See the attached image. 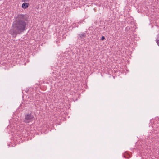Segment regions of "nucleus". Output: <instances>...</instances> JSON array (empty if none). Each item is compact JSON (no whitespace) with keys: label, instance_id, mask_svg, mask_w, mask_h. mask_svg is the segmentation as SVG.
I'll return each mask as SVG.
<instances>
[{"label":"nucleus","instance_id":"f257e3e1","mask_svg":"<svg viewBox=\"0 0 159 159\" xmlns=\"http://www.w3.org/2000/svg\"><path fill=\"white\" fill-rule=\"evenodd\" d=\"M15 20L10 30V33L15 37L17 34H22L27 29L28 18L26 14H18L14 17Z\"/></svg>","mask_w":159,"mask_h":159},{"label":"nucleus","instance_id":"f03ea898","mask_svg":"<svg viewBox=\"0 0 159 159\" xmlns=\"http://www.w3.org/2000/svg\"><path fill=\"white\" fill-rule=\"evenodd\" d=\"M25 118L24 122L26 123H28L34 120V115L31 113H28L25 115Z\"/></svg>","mask_w":159,"mask_h":159},{"label":"nucleus","instance_id":"7ed1b4c3","mask_svg":"<svg viewBox=\"0 0 159 159\" xmlns=\"http://www.w3.org/2000/svg\"><path fill=\"white\" fill-rule=\"evenodd\" d=\"M86 36V34L85 32H81L78 34V39L81 41H83L85 38Z\"/></svg>","mask_w":159,"mask_h":159},{"label":"nucleus","instance_id":"20e7f679","mask_svg":"<svg viewBox=\"0 0 159 159\" xmlns=\"http://www.w3.org/2000/svg\"><path fill=\"white\" fill-rule=\"evenodd\" d=\"M29 4L26 3H24L22 4V7L23 8H26L29 7Z\"/></svg>","mask_w":159,"mask_h":159},{"label":"nucleus","instance_id":"39448f33","mask_svg":"<svg viewBox=\"0 0 159 159\" xmlns=\"http://www.w3.org/2000/svg\"><path fill=\"white\" fill-rule=\"evenodd\" d=\"M73 26L74 27H78V25H76V24L74 23V24H73Z\"/></svg>","mask_w":159,"mask_h":159},{"label":"nucleus","instance_id":"423d86ee","mask_svg":"<svg viewBox=\"0 0 159 159\" xmlns=\"http://www.w3.org/2000/svg\"><path fill=\"white\" fill-rule=\"evenodd\" d=\"M105 39V37L104 36H102V37H101V40H103Z\"/></svg>","mask_w":159,"mask_h":159},{"label":"nucleus","instance_id":"0eeeda50","mask_svg":"<svg viewBox=\"0 0 159 159\" xmlns=\"http://www.w3.org/2000/svg\"><path fill=\"white\" fill-rule=\"evenodd\" d=\"M130 28L129 27H127L126 28L125 30H128Z\"/></svg>","mask_w":159,"mask_h":159},{"label":"nucleus","instance_id":"6e6552de","mask_svg":"<svg viewBox=\"0 0 159 159\" xmlns=\"http://www.w3.org/2000/svg\"><path fill=\"white\" fill-rule=\"evenodd\" d=\"M23 2H28L29 1V0H22Z\"/></svg>","mask_w":159,"mask_h":159}]
</instances>
